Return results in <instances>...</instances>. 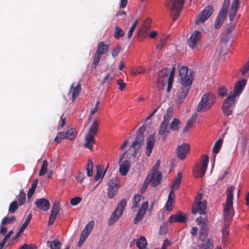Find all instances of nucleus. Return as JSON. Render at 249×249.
<instances>
[{
    "instance_id": "nucleus-47",
    "label": "nucleus",
    "mask_w": 249,
    "mask_h": 249,
    "mask_svg": "<svg viewBox=\"0 0 249 249\" xmlns=\"http://www.w3.org/2000/svg\"><path fill=\"white\" fill-rule=\"evenodd\" d=\"M230 3V0H224L222 4V7L219 12H222L227 15V10L229 7Z\"/></svg>"
},
{
    "instance_id": "nucleus-11",
    "label": "nucleus",
    "mask_w": 249,
    "mask_h": 249,
    "mask_svg": "<svg viewBox=\"0 0 249 249\" xmlns=\"http://www.w3.org/2000/svg\"><path fill=\"white\" fill-rule=\"evenodd\" d=\"M213 12V6H207L198 15L197 18L195 21L196 24L199 25L200 22L203 23L205 22L209 17H210Z\"/></svg>"
},
{
    "instance_id": "nucleus-45",
    "label": "nucleus",
    "mask_w": 249,
    "mask_h": 249,
    "mask_svg": "<svg viewBox=\"0 0 249 249\" xmlns=\"http://www.w3.org/2000/svg\"><path fill=\"white\" fill-rule=\"evenodd\" d=\"M17 197H18L19 204L21 205H23L26 200V194L24 191L22 190L20 191L19 195Z\"/></svg>"
},
{
    "instance_id": "nucleus-39",
    "label": "nucleus",
    "mask_w": 249,
    "mask_h": 249,
    "mask_svg": "<svg viewBox=\"0 0 249 249\" xmlns=\"http://www.w3.org/2000/svg\"><path fill=\"white\" fill-rule=\"evenodd\" d=\"M225 221H226L227 223H226L223 228V229H222V233H223V241H225V239H224V236L225 235H228L229 233V222L231 220H229L228 221L227 220H226L225 219H224Z\"/></svg>"
},
{
    "instance_id": "nucleus-41",
    "label": "nucleus",
    "mask_w": 249,
    "mask_h": 249,
    "mask_svg": "<svg viewBox=\"0 0 249 249\" xmlns=\"http://www.w3.org/2000/svg\"><path fill=\"white\" fill-rule=\"evenodd\" d=\"M241 140H242V152H243V154L244 155L246 152V148H247V145L248 143V139H247V137H246L245 136L242 135Z\"/></svg>"
},
{
    "instance_id": "nucleus-56",
    "label": "nucleus",
    "mask_w": 249,
    "mask_h": 249,
    "mask_svg": "<svg viewBox=\"0 0 249 249\" xmlns=\"http://www.w3.org/2000/svg\"><path fill=\"white\" fill-rule=\"evenodd\" d=\"M160 160H157L156 163L155 164L154 166L152 168V169L151 170L150 172H154V173H159L160 172L158 171V169L159 168V167L160 166Z\"/></svg>"
},
{
    "instance_id": "nucleus-17",
    "label": "nucleus",
    "mask_w": 249,
    "mask_h": 249,
    "mask_svg": "<svg viewBox=\"0 0 249 249\" xmlns=\"http://www.w3.org/2000/svg\"><path fill=\"white\" fill-rule=\"evenodd\" d=\"M201 38V33L200 31H196L192 34L188 41V44L190 47L193 48L196 44L200 40Z\"/></svg>"
},
{
    "instance_id": "nucleus-64",
    "label": "nucleus",
    "mask_w": 249,
    "mask_h": 249,
    "mask_svg": "<svg viewBox=\"0 0 249 249\" xmlns=\"http://www.w3.org/2000/svg\"><path fill=\"white\" fill-rule=\"evenodd\" d=\"M60 210V203L59 202L55 201L53 203L52 210L56 211L59 212Z\"/></svg>"
},
{
    "instance_id": "nucleus-43",
    "label": "nucleus",
    "mask_w": 249,
    "mask_h": 249,
    "mask_svg": "<svg viewBox=\"0 0 249 249\" xmlns=\"http://www.w3.org/2000/svg\"><path fill=\"white\" fill-rule=\"evenodd\" d=\"M118 189L117 188L110 187L108 186L107 196L110 198H112L116 194Z\"/></svg>"
},
{
    "instance_id": "nucleus-63",
    "label": "nucleus",
    "mask_w": 249,
    "mask_h": 249,
    "mask_svg": "<svg viewBox=\"0 0 249 249\" xmlns=\"http://www.w3.org/2000/svg\"><path fill=\"white\" fill-rule=\"evenodd\" d=\"M121 48L119 46H117L115 49L112 51V56L114 57H116L121 51Z\"/></svg>"
},
{
    "instance_id": "nucleus-53",
    "label": "nucleus",
    "mask_w": 249,
    "mask_h": 249,
    "mask_svg": "<svg viewBox=\"0 0 249 249\" xmlns=\"http://www.w3.org/2000/svg\"><path fill=\"white\" fill-rule=\"evenodd\" d=\"M32 214H31V213H30L28 215L25 221L24 222L23 224L20 227V229H21V230L24 231L25 229V228L27 227V226L29 224V222H30L31 219H32Z\"/></svg>"
},
{
    "instance_id": "nucleus-38",
    "label": "nucleus",
    "mask_w": 249,
    "mask_h": 249,
    "mask_svg": "<svg viewBox=\"0 0 249 249\" xmlns=\"http://www.w3.org/2000/svg\"><path fill=\"white\" fill-rule=\"evenodd\" d=\"M66 135V139L72 140L75 138V130L73 128H71L68 130L66 132H64Z\"/></svg>"
},
{
    "instance_id": "nucleus-15",
    "label": "nucleus",
    "mask_w": 249,
    "mask_h": 249,
    "mask_svg": "<svg viewBox=\"0 0 249 249\" xmlns=\"http://www.w3.org/2000/svg\"><path fill=\"white\" fill-rule=\"evenodd\" d=\"M187 219V216L181 212H179L176 214L170 216L168 221L170 223H185L186 222Z\"/></svg>"
},
{
    "instance_id": "nucleus-51",
    "label": "nucleus",
    "mask_w": 249,
    "mask_h": 249,
    "mask_svg": "<svg viewBox=\"0 0 249 249\" xmlns=\"http://www.w3.org/2000/svg\"><path fill=\"white\" fill-rule=\"evenodd\" d=\"M16 220V217L13 216L10 218L8 216L4 217L1 221V224L3 225H6L8 223H10Z\"/></svg>"
},
{
    "instance_id": "nucleus-24",
    "label": "nucleus",
    "mask_w": 249,
    "mask_h": 249,
    "mask_svg": "<svg viewBox=\"0 0 249 249\" xmlns=\"http://www.w3.org/2000/svg\"><path fill=\"white\" fill-rule=\"evenodd\" d=\"M126 205V200L124 198L122 199L118 203L117 208L115 211L119 213L120 215H122L123 213L124 209Z\"/></svg>"
},
{
    "instance_id": "nucleus-30",
    "label": "nucleus",
    "mask_w": 249,
    "mask_h": 249,
    "mask_svg": "<svg viewBox=\"0 0 249 249\" xmlns=\"http://www.w3.org/2000/svg\"><path fill=\"white\" fill-rule=\"evenodd\" d=\"M37 183H38V180H37V179H34L33 182L32 184V186L29 189V191H28V194H27V196H28V198L29 200H30V198L33 195V194H34V192H35V191L36 190V188L37 187Z\"/></svg>"
},
{
    "instance_id": "nucleus-37",
    "label": "nucleus",
    "mask_w": 249,
    "mask_h": 249,
    "mask_svg": "<svg viewBox=\"0 0 249 249\" xmlns=\"http://www.w3.org/2000/svg\"><path fill=\"white\" fill-rule=\"evenodd\" d=\"M142 196L140 195H136L134 196L133 200V206L131 207L132 210L134 211L138 206L139 202L141 201Z\"/></svg>"
},
{
    "instance_id": "nucleus-34",
    "label": "nucleus",
    "mask_w": 249,
    "mask_h": 249,
    "mask_svg": "<svg viewBox=\"0 0 249 249\" xmlns=\"http://www.w3.org/2000/svg\"><path fill=\"white\" fill-rule=\"evenodd\" d=\"M223 141V139L220 138L216 142L213 149V153L217 154L219 151L222 146Z\"/></svg>"
},
{
    "instance_id": "nucleus-62",
    "label": "nucleus",
    "mask_w": 249,
    "mask_h": 249,
    "mask_svg": "<svg viewBox=\"0 0 249 249\" xmlns=\"http://www.w3.org/2000/svg\"><path fill=\"white\" fill-rule=\"evenodd\" d=\"M166 82L164 80H161V81H159V79L157 80V86L159 90L163 89V86L164 84H166Z\"/></svg>"
},
{
    "instance_id": "nucleus-31",
    "label": "nucleus",
    "mask_w": 249,
    "mask_h": 249,
    "mask_svg": "<svg viewBox=\"0 0 249 249\" xmlns=\"http://www.w3.org/2000/svg\"><path fill=\"white\" fill-rule=\"evenodd\" d=\"M122 215L119 214V213L114 211L111 215L108 220V225H112L115 222L117 221Z\"/></svg>"
},
{
    "instance_id": "nucleus-36",
    "label": "nucleus",
    "mask_w": 249,
    "mask_h": 249,
    "mask_svg": "<svg viewBox=\"0 0 249 249\" xmlns=\"http://www.w3.org/2000/svg\"><path fill=\"white\" fill-rule=\"evenodd\" d=\"M58 212L53 210H51V213L49 217L48 224L49 226L52 225L55 220V218L58 214Z\"/></svg>"
},
{
    "instance_id": "nucleus-10",
    "label": "nucleus",
    "mask_w": 249,
    "mask_h": 249,
    "mask_svg": "<svg viewBox=\"0 0 249 249\" xmlns=\"http://www.w3.org/2000/svg\"><path fill=\"white\" fill-rule=\"evenodd\" d=\"M202 195H199L196 198L195 202L192 206V212L193 214L199 213L200 215L206 213L207 204L205 201H202Z\"/></svg>"
},
{
    "instance_id": "nucleus-44",
    "label": "nucleus",
    "mask_w": 249,
    "mask_h": 249,
    "mask_svg": "<svg viewBox=\"0 0 249 249\" xmlns=\"http://www.w3.org/2000/svg\"><path fill=\"white\" fill-rule=\"evenodd\" d=\"M94 226V222L91 221L87 225L84 230L82 231L84 233L89 235L91 231Z\"/></svg>"
},
{
    "instance_id": "nucleus-33",
    "label": "nucleus",
    "mask_w": 249,
    "mask_h": 249,
    "mask_svg": "<svg viewBox=\"0 0 249 249\" xmlns=\"http://www.w3.org/2000/svg\"><path fill=\"white\" fill-rule=\"evenodd\" d=\"M120 180L117 177H113L108 182V186L110 187L119 188Z\"/></svg>"
},
{
    "instance_id": "nucleus-29",
    "label": "nucleus",
    "mask_w": 249,
    "mask_h": 249,
    "mask_svg": "<svg viewBox=\"0 0 249 249\" xmlns=\"http://www.w3.org/2000/svg\"><path fill=\"white\" fill-rule=\"evenodd\" d=\"M173 114V108L171 107H169L166 110V113L164 115L162 122L169 124V121L172 118Z\"/></svg>"
},
{
    "instance_id": "nucleus-55",
    "label": "nucleus",
    "mask_w": 249,
    "mask_h": 249,
    "mask_svg": "<svg viewBox=\"0 0 249 249\" xmlns=\"http://www.w3.org/2000/svg\"><path fill=\"white\" fill-rule=\"evenodd\" d=\"M168 36L164 38L161 39L160 43L157 45L156 47L158 49H161L166 43V39Z\"/></svg>"
},
{
    "instance_id": "nucleus-16",
    "label": "nucleus",
    "mask_w": 249,
    "mask_h": 249,
    "mask_svg": "<svg viewBox=\"0 0 249 249\" xmlns=\"http://www.w3.org/2000/svg\"><path fill=\"white\" fill-rule=\"evenodd\" d=\"M36 207L44 211H48L50 206L49 201L45 198H39L35 202Z\"/></svg>"
},
{
    "instance_id": "nucleus-6",
    "label": "nucleus",
    "mask_w": 249,
    "mask_h": 249,
    "mask_svg": "<svg viewBox=\"0 0 249 249\" xmlns=\"http://www.w3.org/2000/svg\"><path fill=\"white\" fill-rule=\"evenodd\" d=\"M98 123L97 120H95L90 127L88 132L85 136V143L84 146L85 147L92 150L93 148L92 145L95 143V136L97 134L98 129Z\"/></svg>"
},
{
    "instance_id": "nucleus-9",
    "label": "nucleus",
    "mask_w": 249,
    "mask_h": 249,
    "mask_svg": "<svg viewBox=\"0 0 249 249\" xmlns=\"http://www.w3.org/2000/svg\"><path fill=\"white\" fill-rule=\"evenodd\" d=\"M208 162L209 157L206 155H203L201 159V165L200 166L198 163L194 169L193 173L195 177L201 178L204 175L207 168Z\"/></svg>"
},
{
    "instance_id": "nucleus-32",
    "label": "nucleus",
    "mask_w": 249,
    "mask_h": 249,
    "mask_svg": "<svg viewBox=\"0 0 249 249\" xmlns=\"http://www.w3.org/2000/svg\"><path fill=\"white\" fill-rule=\"evenodd\" d=\"M108 49V45L104 44V42H101L98 44V47L96 52L99 53V54L103 55L106 52Z\"/></svg>"
},
{
    "instance_id": "nucleus-22",
    "label": "nucleus",
    "mask_w": 249,
    "mask_h": 249,
    "mask_svg": "<svg viewBox=\"0 0 249 249\" xmlns=\"http://www.w3.org/2000/svg\"><path fill=\"white\" fill-rule=\"evenodd\" d=\"M182 178V174L181 172H179L177 175V177L176 178L175 180L173 182L171 189L174 190H177L180 185Z\"/></svg>"
},
{
    "instance_id": "nucleus-58",
    "label": "nucleus",
    "mask_w": 249,
    "mask_h": 249,
    "mask_svg": "<svg viewBox=\"0 0 249 249\" xmlns=\"http://www.w3.org/2000/svg\"><path fill=\"white\" fill-rule=\"evenodd\" d=\"M82 200V198L79 196H77L72 198L71 200V203L73 206L77 205Z\"/></svg>"
},
{
    "instance_id": "nucleus-60",
    "label": "nucleus",
    "mask_w": 249,
    "mask_h": 249,
    "mask_svg": "<svg viewBox=\"0 0 249 249\" xmlns=\"http://www.w3.org/2000/svg\"><path fill=\"white\" fill-rule=\"evenodd\" d=\"M118 84L120 86L119 89L121 91H123L124 90L125 88V84L124 82L122 79H119L117 81Z\"/></svg>"
},
{
    "instance_id": "nucleus-4",
    "label": "nucleus",
    "mask_w": 249,
    "mask_h": 249,
    "mask_svg": "<svg viewBox=\"0 0 249 249\" xmlns=\"http://www.w3.org/2000/svg\"><path fill=\"white\" fill-rule=\"evenodd\" d=\"M216 101L214 94L208 92L203 94L201 100L197 106L196 109L198 112H204L212 107Z\"/></svg>"
},
{
    "instance_id": "nucleus-14",
    "label": "nucleus",
    "mask_w": 249,
    "mask_h": 249,
    "mask_svg": "<svg viewBox=\"0 0 249 249\" xmlns=\"http://www.w3.org/2000/svg\"><path fill=\"white\" fill-rule=\"evenodd\" d=\"M189 152V145L187 143H183L177 148V156L180 160H183L186 155Z\"/></svg>"
},
{
    "instance_id": "nucleus-7",
    "label": "nucleus",
    "mask_w": 249,
    "mask_h": 249,
    "mask_svg": "<svg viewBox=\"0 0 249 249\" xmlns=\"http://www.w3.org/2000/svg\"><path fill=\"white\" fill-rule=\"evenodd\" d=\"M145 130L146 126L144 125H142L139 128L137 131V135L136 140L133 142L129 149L130 151L132 149H134V151L131 153V155L132 156L135 157L139 152V150L141 148L144 141L143 132L145 131Z\"/></svg>"
},
{
    "instance_id": "nucleus-25",
    "label": "nucleus",
    "mask_w": 249,
    "mask_h": 249,
    "mask_svg": "<svg viewBox=\"0 0 249 249\" xmlns=\"http://www.w3.org/2000/svg\"><path fill=\"white\" fill-rule=\"evenodd\" d=\"M73 84L71 87L70 89V92L71 91L72 89L73 88V91H72V100L74 101L75 99L76 98V97L79 95L80 91H81V85L80 83H78L76 85V87L75 88H73Z\"/></svg>"
},
{
    "instance_id": "nucleus-5",
    "label": "nucleus",
    "mask_w": 249,
    "mask_h": 249,
    "mask_svg": "<svg viewBox=\"0 0 249 249\" xmlns=\"http://www.w3.org/2000/svg\"><path fill=\"white\" fill-rule=\"evenodd\" d=\"M180 124V121L178 119H173L170 124L162 122L160 126L159 134L162 136L163 140H165L167 135L170 133V130L178 132Z\"/></svg>"
},
{
    "instance_id": "nucleus-27",
    "label": "nucleus",
    "mask_w": 249,
    "mask_h": 249,
    "mask_svg": "<svg viewBox=\"0 0 249 249\" xmlns=\"http://www.w3.org/2000/svg\"><path fill=\"white\" fill-rule=\"evenodd\" d=\"M136 245L139 249H144L147 245V241L145 237L141 236L136 242Z\"/></svg>"
},
{
    "instance_id": "nucleus-19",
    "label": "nucleus",
    "mask_w": 249,
    "mask_h": 249,
    "mask_svg": "<svg viewBox=\"0 0 249 249\" xmlns=\"http://www.w3.org/2000/svg\"><path fill=\"white\" fill-rule=\"evenodd\" d=\"M155 142V139L154 135H150L148 137L146 142V150L145 153L147 156H150L154 146Z\"/></svg>"
},
{
    "instance_id": "nucleus-1",
    "label": "nucleus",
    "mask_w": 249,
    "mask_h": 249,
    "mask_svg": "<svg viewBox=\"0 0 249 249\" xmlns=\"http://www.w3.org/2000/svg\"><path fill=\"white\" fill-rule=\"evenodd\" d=\"M193 73V71L189 72L188 68L184 66L179 69L182 87L179 88L176 92L175 100L178 104L182 103L188 94L194 79Z\"/></svg>"
},
{
    "instance_id": "nucleus-40",
    "label": "nucleus",
    "mask_w": 249,
    "mask_h": 249,
    "mask_svg": "<svg viewBox=\"0 0 249 249\" xmlns=\"http://www.w3.org/2000/svg\"><path fill=\"white\" fill-rule=\"evenodd\" d=\"M48 162L47 160H44L43 162L42 165L39 172V175L40 176H44L47 171Z\"/></svg>"
},
{
    "instance_id": "nucleus-42",
    "label": "nucleus",
    "mask_w": 249,
    "mask_h": 249,
    "mask_svg": "<svg viewBox=\"0 0 249 249\" xmlns=\"http://www.w3.org/2000/svg\"><path fill=\"white\" fill-rule=\"evenodd\" d=\"M150 23L151 21L150 20L145 21L140 29V31L143 33H146L150 28Z\"/></svg>"
},
{
    "instance_id": "nucleus-46",
    "label": "nucleus",
    "mask_w": 249,
    "mask_h": 249,
    "mask_svg": "<svg viewBox=\"0 0 249 249\" xmlns=\"http://www.w3.org/2000/svg\"><path fill=\"white\" fill-rule=\"evenodd\" d=\"M124 35L123 30L118 26H116L115 28L114 36L116 38H119L122 37Z\"/></svg>"
},
{
    "instance_id": "nucleus-61",
    "label": "nucleus",
    "mask_w": 249,
    "mask_h": 249,
    "mask_svg": "<svg viewBox=\"0 0 249 249\" xmlns=\"http://www.w3.org/2000/svg\"><path fill=\"white\" fill-rule=\"evenodd\" d=\"M173 202V201H171L170 200H167V201L165 204V206L166 210L167 211L170 212L173 209V207L172 206Z\"/></svg>"
},
{
    "instance_id": "nucleus-35",
    "label": "nucleus",
    "mask_w": 249,
    "mask_h": 249,
    "mask_svg": "<svg viewBox=\"0 0 249 249\" xmlns=\"http://www.w3.org/2000/svg\"><path fill=\"white\" fill-rule=\"evenodd\" d=\"M86 170L87 171V176L88 177H91L93 175V163L90 159L89 160L87 163Z\"/></svg>"
},
{
    "instance_id": "nucleus-54",
    "label": "nucleus",
    "mask_w": 249,
    "mask_h": 249,
    "mask_svg": "<svg viewBox=\"0 0 249 249\" xmlns=\"http://www.w3.org/2000/svg\"><path fill=\"white\" fill-rule=\"evenodd\" d=\"M145 70L144 68L140 67H138V68L136 69L134 71H133L132 72V74L133 75H136L137 74L143 73L145 72Z\"/></svg>"
},
{
    "instance_id": "nucleus-52",
    "label": "nucleus",
    "mask_w": 249,
    "mask_h": 249,
    "mask_svg": "<svg viewBox=\"0 0 249 249\" xmlns=\"http://www.w3.org/2000/svg\"><path fill=\"white\" fill-rule=\"evenodd\" d=\"M64 139H66V135L64 132H60L58 133L56 137L55 138V141L57 142H60L61 140Z\"/></svg>"
},
{
    "instance_id": "nucleus-28",
    "label": "nucleus",
    "mask_w": 249,
    "mask_h": 249,
    "mask_svg": "<svg viewBox=\"0 0 249 249\" xmlns=\"http://www.w3.org/2000/svg\"><path fill=\"white\" fill-rule=\"evenodd\" d=\"M114 79L113 76H111L110 74L108 73H107L103 81L101 82V85L103 86L106 84L108 88L111 84V82Z\"/></svg>"
},
{
    "instance_id": "nucleus-3",
    "label": "nucleus",
    "mask_w": 249,
    "mask_h": 249,
    "mask_svg": "<svg viewBox=\"0 0 249 249\" xmlns=\"http://www.w3.org/2000/svg\"><path fill=\"white\" fill-rule=\"evenodd\" d=\"M184 0H166L165 6L170 11V17L173 21L176 20L179 17Z\"/></svg>"
},
{
    "instance_id": "nucleus-12",
    "label": "nucleus",
    "mask_w": 249,
    "mask_h": 249,
    "mask_svg": "<svg viewBox=\"0 0 249 249\" xmlns=\"http://www.w3.org/2000/svg\"><path fill=\"white\" fill-rule=\"evenodd\" d=\"M235 101L234 96L229 95V96L225 99L222 107L223 113L227 116H229L232 112L231 107L232 106Z\"/></svg>"
},
{
    "instance_id": "nucleus-8",
    "label": "nucleus",
    "mask_w": 249,
    "mask_h": 249,
    "mask_svg": "<svg viewBox=\"0 0 249 249\" xmlns=\"http://www.w3.org/2000/svg\"><path fill=\"white\" fill-rule=\"evenodd\" d=\"M161 179L162 174L161 172L154 173L150 172L142 185V189L145 190L150 183H151L153 187H156L160 183Z\"/></svg>"
},
{
    "instance_id": "nucleus-21",
    "label": "nucleus",
    "mask_w": 249,
    "mask_h": 249,
    "mask_svg": "<svg viewBox=\"0 0 249 249\" xmlns=\"http://www.w3.org/2000/svg\"><path fill=\"white\" fill-rule=\"evenodd\" d=\"M170 71L167 69H164L159 71L158 73L159 81H161V80H164L165 82H167L168 79V74Z\"/></svg>"
},
{
    "instance_id": "nucleus-50",
    "label": "nucleus",
    "mask_w": 249,
    "mask_h": 249,
    "mask_svg": "<svg viewBox=\"0 0 249 249\" xmlns=\"http://www.w3.org/2000/svg\"><path fill=\"white\" fill-rule=\"evenodd\" d=\"M89 235L86 234V233H84L83 231L82 232L79 240L78 242L77 246L79 247H81L84 242H85L86 238L88 237Z\"/></svg>"
},
{
    "instance_id": "nucleus-2",
    "label": "nucleus",
    "mask_w": 249,
    "mask_h": 249,
    "mask_svg": "<svg viewBox=\"0 0 249 249\" xmlns=\"http://www.w3.org/2000/svg\"><path fill=\"white\" fill-rule=\"evenodd\" d=\"M234 189L235 187L231 186L228 187L226 191L227 198L226 203L223 204V213L224 217L227 221L231 219L233 215V198Z\"/></svg>"
},
{
    "instance_id": "nucleus-18",
    "label": "nucleus",
    "mask_w": 249,
    "mask_h": 249,
    "mask_svg": "<svg viewBox=\"0 0 249 249\" xmlns=\"http://www.w3.org/2000/svg\"><path fill=\"white\" fill-rule=\"evenodd\" d=\"M227 16L226 14L219 12L214 23V27L215 29H219L222 26L227 18Z\"/></svg>"
},
{
    "instance_id": "nucleus-26",
    "label": "nucleus",
    "mask_w": 249,
    "mask_h": 249,
    "mask_svg": "<svg viewBox=\"0 0 249 249\" xmlns=\"http://www.w3.org/2000/svg\"><path fill=\"white\" fill-rule=\"evenodd\" d=\"M47 246L51 249H60L62 244L58 240H54L53 241H48Z\"/></svg>"
},
{
    "instance_id": "nucleus-57",
    "label": "nucleus",
    "mask_w": 249,
    "mask_h": 249,
    "mask_svg": "<svg viewBox=\"0 0 249 249\" xmlns=\"http://www.w3.org/2000/svg\"><path fill=\"white\" fill-rule=\"evenodd\" d=\"M102 55L99 53L98 52L95 53L93 62V63L94 65L96 66L99 63Z\"/></svg>"
},
{
    "instance_id": "nucleus-13",
    "label": "nucleus",
    "mask_w": 249,
    "mask_h": 249,
    "mask_svg": "<svg viewBox=\"0 0 249 249\" xmlns=\"http://www.w3.org/2000/svg\"><path fill=\"white\" fill-rule=\"evenodd\" d=\"M247 84V80L243 78L237 82L235 85L233 93L230 94L231 96H234V98L236 96L239 95L243 90Z\"/></svg>"
},
{
    "instance_id": "nucleus-49",
    "label": "nucleus",
    "mask_w": 249,
    "mask_h": 249,
    "mask_svg": "<svg viewBox=\"0 0 249 249\" xmlns=\"http://www.w3.org/2000/svg\"><path fill=\"white\" fill-rule=\"evenodd\" d=\"M144 213L142 211H139L136 217L134 218L133 220L134 224H137L139 222H140L144 215Z\"/></svg>"
},
{
    "instance_id": "nucleus-23",
    "label": "nucleus",
    "mask_w": 249,
    "mask_h": 249,
    "mask_svg": "<svg viewBox=\"0 0 249 249\" xmlns=\"http://www.w3.org/2000/svg\"><path fill=\"white\" fill-rule=\"evenodd\" d=\"M108 167V166L107 167ZM107 168L106 169V170H105V171L104 172V173H103V166L102 165H97V167H96V175L94 177V180L95 181H98L101 177H102V178L104 176L105 173H106V172L107 170Z\"/></svg>"
},
{
    "instance_id": "nucleus-59",
    "label": "nucleus",
    "mask_w": 249,
    "mask_h": 249,
    "mask_svg": "<svg viewBox=\"0 0 249 249\" xmlns=\"http://www.w3.org/2000/svg\"><path fill=\"white\" fill-rule=\"evenodd\" d=\"M218 94L221 97H224L227 95V89L224 88L222 87L218 89Z\"/></svg>"
},
{
    "instance_id": "nucleus-48",
    "label": "nucleus",
    "mask_w": 249,
    "mask_h": 249,
    "mask_svg": "<svg viewBox=\"0 0 249 249\" xmlns=\"http://www.w3.org/2000/svg\"><path fill=\"white\" fill-rule=\"evenodd\" d=\"M18 206L17 201H14L10 204L9 212L11 213H14L18 209Z\"/></svg>"
},
{
    "instance_id": "nucleus-20",
    "label": "nucleus",
    "mask_w": 249,
    "mask_h": 249,
    "mask_svg": "<svg viewBox=\"0 0 249 249\" xmlns=\"http://www.w3.org/2000/svg\"><path fill=\"white\" fill-rule=\"evenodd\" d=\"M119 164H120L119 168L120 174L123 176H126L131 166L130 163L127 160H124L122 163Z\"/></svg>"
}]
</instances>
